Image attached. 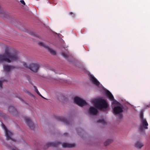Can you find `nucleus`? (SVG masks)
I'll return each mask as SVG.
<instances>
[{
    "instance_id": "nucleus-30",
    "label": "nucleus",
    "mask_w": 150,
    "mask_h": 150,
    "mask_svg": "<svg viewBox=\"0 0 150 150\" xmlns=\"http://www.w3.org/2000/svg\"><path fill=\"white\" fill-rule=\"evenodd\" d=\"M119 116V117L120 118L122 117V115H120Z\"/></svg>"
},
{
    "instance_id": "nucleus-23",
    "label": "nucleus",
    "mask_w": 150,
    "mask_h": 150,
    "mask_svg": "<svg viewBox=\"0 0 150 150\" xmlns=\"http://www.w3.org/2000/svg\"><path fill=\"white\" fill-rule=\"evenodd\" d=\"M62 54L64 58L66 59L67 58V55L66 54H65L64 53L62 52Z\"/></svg>"
},
{
    "instance_id": "nucleus-24",
    "label": "nucleus",
    "mask_w": 150,
    "mask_h": 150,
    "mask_svg": "<svg viewBox=\"0 0 150 150\" xmlns=\"http://www.w3.org/2000/svg\"><path fill=\"white\" fill-rule=\"evenodd\" d=\"M69 14L71 15L72 17H75V14L74 13L72 12H70L69 13Z\"/></svg>"
},
{
    "instance_id": "nucleus-25",
    "label": "nucleus",
    "mask_w": 150,
    "mask_h": 150,
    "mask_svg": "<svg viewBox=\"0 0 150 150\" xmlns=\"http://www.w3.org/2000/svg\"><path fill=\"white\" fill-rule=\"evenodd\" d=\"M20 2L21 3H22V4H23L24 5H25V2L24 1V0H21L20 1Z\"/></svg>"
},
{
    "instance_id": "nucleus-17",
    "label": "nucleus",
    "mask_w": 150,
    "mask_h": 150,
    "mask_svg": "<svg viewBox=\"0 0 150 150\" xmlns=\"http://www.w3.org/2000/svg\"><path fill=\"white\" fill-rule=\"evenodd\" d=\"M143 146V144L139 141L137 142L135 144V146L138 149H141Z\"/></svg>"
},
{
    "instance_id": "nucleus-27",
    "label": "nucleus",
    "mask_w": 150,
    "mask_h": 150,
    "mask_svg": "<svg viewBox=\"0 0 150 150\" xmlns=\"http://www.w3.org/2000/svg\"><path fill=\"white\" fill-rule=\"evenodd\" d=\"M12 150H18V149H17L16 148H12Z\"/></svg>"
},
{
    "instance_id": "nucleus-5",
    "label": "nucleus",
    "mask_w": 150,
    "mask_h": 150,
    "mask_svg": "<svg viewBox=\"0 0 150 150\" xmlns=\"http://www.w3.org/2000/svg\"><path fill=\"white\" fill-rule=\"evenodd\" d=\"M141 122L142 125H140L139 129L140 132H142L144 131V129H148L147 126L148 125V124L145 119L142 120Z\"/></svg>"
},
{
    "instance_id": "nucleus-28",
    "label": "nucleus",
    "mask_w": 150,
    "mask_h": 150,
    "mask_svg": "<svg viewBox=\"0 0 150 150\" xmlns=\"http://www.w3.org/2000/svg\"><path fill=\"white\" fill-rule=\"evenodd\" d=\"M64 135H65V136H67V135H68V134L67 133H64Z\"/></svg>"
},
{
    "instance_id": "nucleus-12",
    "label": "nucleus",
    "mask_w": 150,
    "mask_h": 150,
    "mask_svg": "<svg viewBox=\"0 0 150 150\" xmlns=\"http://www.w3.org/2000/svg\"><path fill=\"white\" fill-rule=\"evenodd\" d=\"M4 70L6 72H9L11 70L14 68V67L12 66H9L7 64H5L3 66Z\"/></svg>"
},
{
    "instance_id": "nucleus-6",
    "label": "nucleus",
    "mask_w": 150,
    "mask_h": 150,
    "mask_svg": "<svg viewBox=\"0 0 150 150\" xmlns=\"http://www.w3.org/2000/svg\"><path fill=\"white\" fill-rule=\"evenodd\" d=\"M2 127L5 130V134L6 137V140H8L9 139H11L13 141L15 142V140L11 138V137L13 134L12 133L8 130L5 125L3 124H2Z\"/></svg>"
},
{
    "instance_id": "nucleus-15",
    "label": "nucleus",
    "mask_w": 150,
    "mask_h": 150,
    "mask_svg": "<svg viewBox=\"0 0 150 150\" xmlns=\"http://www.w3.org/2000/svg\"><path fill=\"white\" fill-rule=\"evenodd\" d=\"M62 145L63 148H71L74 147L75 146L74 144H70L66 143H63Z\"/></svg>"
},
{
    "instance_id": "nucleus-8",
    "label": "nucleus",
    "mask_w": 150,
    "mask_h": 150,
    "mask_svg": "<svg viewBox=\"0 0 150 150\" xmlns=\"http://www.w3.org/2000/svg\"><path fill=\"white\" fill-rule=\"evenodd\" d=\"M24 119L25 121V122L27 125L31 129H34L35 127L33 123L31 121L30 118L25 117Z\"/></svg>"
},
{
    "instance_id": "nucleus-22",
    "label": "nucleus",
    "mask_w": 150,
    "mask_h": 150,
    "mask_svg": "<svg viewBox=\"0 0 150 150\" xmlns=\"http://www.w3.org/2000/svg\"><path fill=\"white\" fill-rule=\"evenodd\" d=\"M140 119H141L142 120H143V119H144L143 118V113L142 112H141L140 113Z\"/></svg>"
},
{
    "instance_id": "nucleus-13",
    "label": "nucleus",
    "mask_w": 150,
    "mask_h": 150,
    "mask_svg": "<svg viewBox=\"0 0 150 150\" xmlns=\"http://www.w3.org/2000/svg\"><path fill=\"white\" fill-rule=\"evenodd\" d=\"M57 119L59 121L66 123L67 125H68L70 124V121L65 119L64 117H57Z\"/></svg>"
},
{
    "instance_id": "nucleus-2",
    "label": "nucleus",
    "mask_w": 150,
    "mask_h": 150,
    "mask_svg": "<svg viewBox=\"0 0 150 150\" xmlns=\"http://www.w3.org/2000/svg\"><path fill=\"white\" fill-rule=\"evenodd\" d=\"M94 104L95 107L100 110H106L109 106V105L106 100L100 98L95 100Z\"/></svg>"
},
{
    "instance_id": "nucleus-10",
    "label": "nucleus",
    "mask_w": 150,
    "mask_h": 150,
    "mask_svg": "<svg viewBox=\"0 0 150 150\" xmlns=\"http://www.w3.org/2000/svg\"><path fill=\"white\" fill-rule=\"evenodd\" d=\"M90 80L93 84L97 86H98L99 85V82L93 76L91 75L90 76Z\"/></svg>"
},
{
    "instance_id": "nucleus-4",
    "label": "nucleus",
    "mask_w": 150,
    "mask_h": 150,
    "mask_svg": "<svg viewBox=\"0 0 150 150\" xmlns=\"http://www.w3.org/2000/svg\"><path fill=\"white\" fill-rule=\"evenodd\" d=\"M74 102L79 106L82 107L87 104L86 102L82 98L78 97H75L74 98Z\"/></svg>"
},
{
    "instance_id": "nucleus-16",
    "label": "nucleus",
    "mask_w": 150,
    "mask_h": 150,
    "mask_svg": "<svg viewBox=\"0 0 150 150\" xmlns=\"http://www.w3.org/2000/svg\"><path fill=\"white\" fill-rule=\"evenodd\" d=\"M106 96L109 99H110V100H114V101L117 102V101L114 99L113 96L110 91H108L106 93Z\"/></svg>"
},
{
    "instance_id": "nucleus-1",
    "label": "nucleus",
    "mask_w": 150,
    "mask_h": 150,
    "mask_svg": "<svg viewBox=\"0 0 150 150\" xmlns=\"http://www.w3.org/2000/svg\"><path fill=\"white\" fill-rule=\"evenodd\" d=\"M9 47H6L4 54L3 55H0V62L5 61L10 63L19 59L18 53L16 52L11 53Z\"/></svg>"
},
{
    "instance_id": "nucleus-7",
    "label": "nucleus",
    "mask_w": 150,
    "mask_h": 150,
    "mask_svg": "<svg viewBox=\"0 0 150 150\" xmlns=\"http://www.w3.org/2000/svg\"><path fill=\"white\" fill-rule=\"evenodd\" d=\"M38 44L44 47V48H45L47 49L48 51L52 54L53 55H54L56 54V52L52 50V49L50 48L47 45H45L43 42H39L38 43Z\"/></svg>"
},
{
    "instance_id": "nucleus-29",
    "label": "nucleus",
    "mask_w": 150,
    "mask_h": 150,
    "mask_svg": "<svg viewBox=\"0 0 150 150\" xmlns=\"http://www.w3.org/2000/svg\"><path fill=\"white\" fill-rule=\"evenodd\" d=\"M34 36L35 37H38V35H36L34 33L33 34Z\"/></svg>"
},
{
    "instance_id": "nucleus-9",
    "label": "nucleus",
    "mask_w": 150,
    "mask_h": 150,
    "mask_svg": "<svg viewBox=\"0 0 150 150\" xmlns=\"http://www.w3.org/2000/svg\"><path fill=\"white\" fill-rule=\"evenodd\" d=\"M123 111L122 108L119 106L114 107L113 109V113L115 114H117L122 112Z\"/></svg>"
},
{
    "instance_id": "nucleus-14",
    "label": "nucleus",
    "mask_w": 150,
    "mask_h": 150,
    "mask_svg": "<svg viewBox=\"0 0 150 150\" xmlns=\"http://www.w3.org/2000/svg\"><path fill=\"white\" fill-rule=\"evenodd\" d=\"M61 143L59 142H48L46 144L47 148L49 146H56L58 145L59 144H60Z\"/></svg>"
},
{
    "instance_id": "nucleus-18",
    "label": "nucleus",
    "mask_w": 150,
    "mask_h": 150,
    "mask_svg": "<svg viewBox=\"0 0 150 150\" xmlns=\"http://www.w3.org/2000/svg\"><path fill=\"white\" fill-rule=\"evenodd\" d=\"M8 111L9 112L16 113L17 111L15 108L13 106H10L8 107Z\"/></svg>"
},
{
    "instance_id": "nucleus-3",
    "label": "nucleus",
    "mask_w": 150,
    "mask_h": 150,
    "mask_svg": "<svg viewBox=\"0 0 150 150\" xmlns=\"http://www.w3.org/2000/svg\"><path fill=\"white\" fill-rule=\"evenodd\" d=\"M23 64L25 67L29 68L34 72H37L39 67V65L37 64H31L28 67L25 62H23Z\"/></svg>"
},
{
    "instance_id": "nucleus-31",
    "label": "nucleus",
    "mask_w": 150,
    "mask_h": 150,
    "mask_svg": "<svg viewBox=\"0 0 150 150\" xmlns=\"http://www.w3.org/2000/svg\"><path fill=\"white\" fill-rule=\"evenodd\" d=\"M44 149H46V148H43Z\"/></svg>"
},
{
    "instance_id": "nucleus-26",
    "label": "nucleus",
    "mask_w": 150,
    "mask_h": 150,
    "mask_svg": "<svg viewBox=\"0 0 150 150\" xmlns=\"http://www.w3.org/2000/svg\"><path fill=\"white\" fill-rule=\"evenodd\" d=\"M2 82L0 81V87L1 88H2Z\"/></svg>"
},
{
    "instance_id": "nucleus-20",
    "label": "nucleus",
    "mask_w": 150,
    "mask_h": 150,
    "mask_svg": "<svg viewBox=\"0 0 150 150\" xmlns=\"http://www.w3.org/2000/svg\"><path fill=\"white\" fill-rule=\"evenodd\" d=\"M97 122L98 123H100L103 124H106V122L103 119L98 120L97 121Z\"/></svg>"
},
{
    "instance_id": "nucleus-19",
    "label": "nucleus",
    "mask_w": 150,
    "mask_h": 150,
    "mask_svg": "<svg viewBox=\"0 0 150 150\" xmlns=\"http://www.w3.org/2000/svg\"><path fill=\"white\" fill-rule=\"evenodd\" d=\"M112 142V140L111 139H108L106 140L104 143L105 146H106Z\"/></svg>"
},
{
    "instance_id": "nucleus-11",
    "label": "nucleus",
    "mask_w": 150,
    "mask_h": 150,
    "mask_svg": "<svg viewBox=\"0 0 150 150\" xmlns=\"http://www.w3.org/2000/svg\"><path fill=\"white\" fill-rule=\"evenodd\" d=\"M89 112L91 114L94 115H96L98 113V111L97 109L92 106L90 107Z\"/></svg>"
},
{
    "instance_id": "nucleus-21",
    "label": "nucleus",
    "mask_w": 150,
    "mask_h": 150,
    "mask_svg": "<svg viewBox=\"0 0 150 150\" xmlns=\"http://www.w3.org/2000/svg\"><path fill=\"white\" fill-rule=\"evenodd\" d=\"M33 87L34 88V89H35V91L40 96L42 97H43L40 95V92H39V91H38L37 88V87L35 86H33Z\"/></svg>"
}]
</instances>
